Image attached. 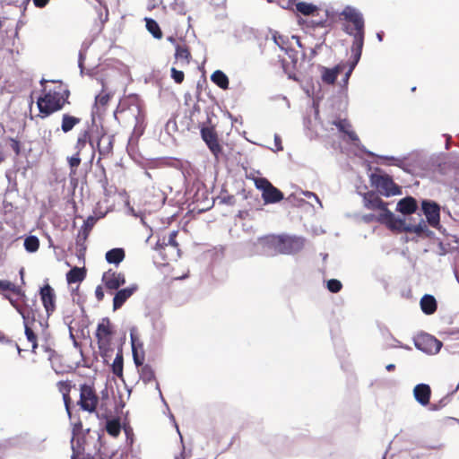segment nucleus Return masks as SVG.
I'll list each match as a JSON object with an SVG mask.
<instances>
[{"instance_id":"obj_49","label":"nucleus","mask_w":459,"mask_h":459,"mask_svg":"<svg viewBox=\"0 0 459 459\" xmlns=\"http://www.w3.org/2000/svg\"><path fill=\"white\" fill-rule=\"evenodd\" d=\"M269 150L276 152L282 150L281 140L278 134H274L273 145H264Z\"/></svg>"},{"instance_id":"obj_30","label":"nucleus","mask_w":459,"mask_h":459,"mask_svg":"<svg viewBox=\"0 0 459 459\" xmlns=\"http://www.w3.org/2000/svg\"><path fill=\"white\" fill-rule=\"evenodd\" d=\"M38 324H27L24 325L25 335L27 340L31 343V351L36 353L38 348V337L35 331L39 330Z\"/></svg>"},{"instance_id":"obj_15","label":"nucleus","mask_w":459,"mask_h":459,"mask_svg":"<svg viewBox=\"0 0 459 459\" xmlns=\"http://www.w3.org/2000/svg\"><path fill=\"white\" fill-rule=\"evenodd\" d=\"M39 295L48 319L56 311V296L54 289L49 284L40 288Z\"/></svg>"},{"instance_id":"obj_33","label":"nucleus","mask_w":459,"mask_h":459,"mask_svg":"<svg viewBox=\"0 0 459 459\" xmlns=\"http://www.w3.org/2000/svg\"><path fill=\"white\" fill-rule=\"evenodd\" d=\"M239 218L243 220L242 227L247 232L255 231V220L252 217L248 211H240L238 214Z\"/></svg>"},{"instance_id":"obj_45","label":"nucleus","mask_w":459,"mask_h":459,"mask_svg":"<svg viewBox=\"0 0 459 459\" xmlns=\"http://www.w3.org/2000/svg\"><path fill=\"white\" fill-rule=\"evenodd\" d=\"M178 235V231H172L169 234V237L166 238L165 237L162 238V245L167 246H173L176 249H179L178 243L176 240Z\"/></svg>"},{"instance_id":"obj_5","label":"nucleus","mask_w":459,"mask_h":459,"mask_svg":"<svg viewBox=\"0 0 459 459\" xmlns=\"http://www.w3.org/2000/svg\"><path fill=\"white\" fill-rule=\"evenodd\" d=\"M341 15L349 22L343 25V30L353 38V44H364L365 22L362 13L356 8L347 5Z\"/></svg>"},{"instance_id":"obj_28","label":"nucleus","mask_w":459,"mask_h":459,"mask_svg":"<svg viewBox=\"0 0 459 459\" xmlns=\"http://www.w3.org/2000/svg\"><path fill=\"white\" fill-rule=\"evenodd\" d=\"M96 218L93 216H89L83 222V225L82 226L78 236H77V244H80L81 242H85L88 238L93 226L96 223Z\"/></svg>"},{"instance_id":"obj_52","label":"nucleus","mask_w":459,"mask_h":459,"mask_svg":"<svg viewBox=\"0 0 459 459\" xmlns=\"http://www.w3.org/2000/svg\"><path fill=\"white\" fill-rule=\"evenodd\" d=\"M95 297L98 301H101L104 299L103 288L100 285L97 286L95 289Z\"/></svg>"},{"instance_id":"obj_3","label":"nucleus","mask_w":459,"mask_h":459,"mask_svg":"<svg viewBox=\"0 0 459 459\" xmlns=\"http://www.w3.org/2000/svg\"><path fill=\"white\" fill-rule=\"evenodd\" d=\"M306 244V238L297 235H271L260 238V248L267 255L275 253L294 255L300 252Z\"/></svg>"},{"instance_id":"obj_20","label":"nucleus","mask_w":459,"mask_h":459,"mask_svg":"<svg viewBox=\"0 0 459 459\" xmlns=\"http://www.w3.org/2000/svg\"><path fill=\"white\" fill-rule=\"evenodd\" d=\"M114 142V135H107L105 133H102L95 148L101 157L106 158L112 154Z\"/></svg>"},{"instance_id":"obj_40","label":"nucleus","mask_w":459,"mask_h":459,"mask_svg":"<svg viewBox=\"0 0 459 459\" xmlns=\"http://www.w3.org/2000/svg\"><path fill=\"white\" fill-rule=\"evenodd\" d=\"M146 29L157 39H160L163 36L160 25L152 18L146 19Z\"/></svg>"},{"instance_id":"obj_24","label":"nucleus","mask_w":459,"mask_h":459,"mask_svg":"<svg viewBox=\"0 0 459 459\" xmlns=\"http://www.w3.org/2000/svg\"><path fill=\"white\" fill-rule=\"evenodd\" d=\"M87 144H90L93 151L95 150L91 130L83 129L81 130L77 134L74 149L77 152H82Z\"/></svg>"},{"instance_id":"obj_31","label":"nucleus","mask_w":459,"mask_h":459,"mask_svg":"<svg viewBox=\"0 0 459 459\" xmlns=\"http://www.w3.org/2000/svg\"><path fill=\"white\" fill-rule=\"evenodd\" d=\"M126 257V252L121 247H116L108 250L105 258L108 264H120Z\"/></svg>"},{"instance_id":"obj_54","label":"nucleus","mask_w":459,"mask_h":459,"mask_svg":"<svg viewBox=\"0 0 459 459\" xmlns=\"http://www.w3.org/2000/svg\"><path fill=\"white\" fill-rule=\"evenodd\" d=\"M282 68H283L284 72L288 74V77L290 79H292L294 81H298V78L296 77V75L294 74H292V73L288 71L287 66L285 65V61H282Z\"/></svg>"},{"instance_id":"obj_53","label":"nucleus","mask_w":459,"mask_h":459,"mask_svg":"<svg viewBox=\"0 0 459 459\" xmlns=\"http://www.w3.org/2000/svg\"><path fill=\"white\" fill-rule=\"evenodd\" d=\"M303 195L307 197V198H313L316 201V203L319 204V206L322 208L323 205H322V203L320 201V199L318 198V196L313 193V192H309V191H306V192H303Z\"/></svg>"},{"instance_id":"obj_23","label":"nucleus","mask_w":459,"mask_h":459,"mask_svg":"<svg viewBox=\"0 0 459 459\" xmlns=\"http://www.w3.org/2000/svg\"><path fill=\"white\" fill-rule=\"evenodd\" d=\"M370 156H377L378 160L377 162L381 165L385 166H396L403 170H406V156H386V155H375L372 152H369Z\"/></svg>"},{"instance_id":"obj_1","label":"nucleus","mask_w":459,"mask_h":459,"mask_svg":"<svg viewBox=\"0 0 459 459\" xmlns=\"http://www.w3.org/2000/svg\"><path fill=\"white\" fill-rule=\"evenodd\" d=\"M363 200L365 207L379 212L377 220L386 224L390 229L415 233L419 236L429 232L423 219L420 218L417 224H413L407 222L404 218L396 217L387 209V204L373 192L365 194Z\"/></svg>"},{"instance_id":"obj_2","label":"nucleus","mask_w":459,"mask_h":459,"mask_svg":"<svg viewBox=\"0 0 459 459\" xmlns=\"http://www.w3.org/2000/svg\"><path fill=\"white\" fill-rule=\"evenodd\" d=\"M48 82V81L45 79L40 81L42 92L37 100L39 112L38 117L40 118L48 117L70 104L71 92L65 83L61 81H51V84L47 85Z\"/></svg>"},{"instance_id":"obj_8","label":"nucleus","mask_w":459,"mask_h":459,"mask_svg":"<svg viewBox=\"0 0 459 459\" xmlns=\"http://www.w3.org/2000/svg\"><path fill=\"white\" fill-rule=\"evenodd\" d=\"M80 398L77 404L90 413L95 412L99 404V396L94 387L88 384L80 385Z\"/></svg>"},{"instance_id":"obj_55","label":"nucleus","mask_w":459,"mask_h":459,"mask_svg":"<svg viewBox=\"0 0 459 459\" xmlns=\"http://www.w3.org/2000/svg\"><path fill=\"white\" fill-rule=\"evenodd\" d=\"M48 1L49 0H33V3L35 6L39 8H43L48 4Z\"/></svg>"},{"instance_id":"obj_32","label":"nucleus","mask_w":459,"mask_h":459,"mask_svg":"<svg viewBox=\"0 0 459 459\" xmlns=\"http://www.w3.org/2000/svg\"><path fill=\"white\" fill-rule=\"evenodd\" d=\"M420 307L427 315L433 314L437 309V301L431 295H424L420 299Z\"/></svg>"},{"instance_id":"obj_29","label":"nucleus","mask_w":459,"mask_h":459,"mask_svg":"<svg viewBox=\"0 0 459 459\" xmlns=\"http://www.w3.org/2000/svg\"><path fill=\"white\" fill-rule=\"evenodd\" d=\"M80 123V117L71 115L70 113H64L62 115L61 130L63 133L66 134L72 131Z\"/></svg>"},{"instance_id":"obj_44","label":"nucleus","mask_w":459,"mask_h":459,"mask_svg":"<svg viewBox=\"0 0 459 459\" xmlns=\"http://www.w3.org/2000/svg\"><path fill=\"white\" fill-rule=\"evenodd\" d=\"M24 247L28 252H36L39 247V240L36 236H29L24 240Z\"/></svg>"},{"instance_id":"obj_51","label":"nucleus","mask_w":459,"mask_h":459,"mask_svg":"<svg viewBox=\"0 0 459 459\" xmlns=\"http://www.w3.org/2000/svg\"><path fill=\"white\" fill-rule=\"evenodd\" d=\"M11 142H12L11 143L12 149L13 150V152H15L16 155H19L20 152H21L20 142L18 140H15V139H12Z\"/></svg>"},{"instance_id":"obj_57","label":"nucleus","mask_w":459,"mask_h":459,"mask_svg":"<svg viewBox=\"0 0 459 459\" xmlns=\"http://www.w3.org/2000/svg\"><path fill=\"white\" fill-rule=\"evenodd\" d=\"M200 106L198 104H195L192 108V109L190 110V117L192 118L195 113H200Z\"/></svg>"},{"instance_id":"obj_4","label":"nucleus","mask_w":459,"mask_h":459,"mask_svg":"<svg viewBox=\"0 0 459 459\" xmlns=\"http://www.w3.org/2000/svg\"><path fill=\"white\" fill-rule=\"evenodd\" d=\"M116 333L114 325L108 317H103L98 324L95 338L99 353L104 362L108 363L113 356V339Z\"/></svg>"},{"instance_id":"obj_38","label":"nucleus","mask_w":459,"mask_h":459,"mask_svg":"<svg viewBox=\"0 0 459 459\" xmlns=\"http://www.w3.org/2000/svg\"><path fill=\"white\" fill-rule=\"evenodd\" d=\"M5 290L11 291V292L20 296L21 298H25V293L21 289V287L15 285L14 283H13L10 281L2 280V281H0V292L5 291Z\"/></svg>"},{"instance_id":"obj_7","label":"nucleus","mask_w":459,"mask_h":459,"mask_svg":"<svg viewBox=\"0 0 459 459\" xmlns=\"http://www.w3.org/2000/svg\"><path fill=\"white\" fill-rule=\"evenodd\" d=\"M370 181L382 195L389 197L401 194L400 187L394 182L393 178L387 174H371Z\"/></svg>"},{"instance_id":"obj_9","label":"nucleus","mask_w":459,"mask_h":459,"mask_svg":"<svg viewBox=\"0 0 459 459\" xmlns=\"http://www.w3.org/2000/svg\"><path fill=\"white\" fill-rule=\"evenodd\" d=\"M201 136L213 154L215 161L221 162L224 155L215 128L213 126H203L201 128Z\"/></svg>"},{"instance_id":"obj_39","label":"nucleus","mask_w":459,"mask_h":459,"mask_svg":"<svg viewBox=\"0 0 459 459\" xmlns=\"http://www.w3.org/2000/svg\"><path fill=\"white\" fill-rule=\"evenodd\" d=\"M140 378L145 383H151L156 380L155 372L152 366L145 364L140 369Z\"/></svg>"},{"instance_id":"obj_43","label":"nucleus","mask_w":459,"mask_h":459,"mask_svg":"<svg viewBox=\"0 0 459 459\" xmlns=\"http://www.w3.org/2000/svg\"><path fill=\"white\" fill-rule=\"evenodd\" d=\"M296 9L303 15H310L317 10V6L313 4L299 2L296 4Z\"/></svg>"},{"instance_id":"obj_19","label":"nucleus","mask_w":459,"mask_h":459,"mask_svg":"<svg viewBox=\"0 0 459 459\" xmlns=\"http://www.w3.org/2000/svg\"><path fill=\"white\" fill-rule=\"evenodd\" d=\"M139 287L134 283L130 286L117 290L113 298V310H117L129 299L137 290Z\"/></svg>"},{"instance_id":"obj_21","label":"nucleus","mask_w":459,"mask_h":459,"mask_svg":"<svg viewBox=\"0 0 459 459\" xmlns=\"http://www.w3.org/2000/svg\"><path fill=\"white\" fill-rule=\"evenodd\" d=\"M155 249L159 252L163 264H168L171 261H176L180 256V249H176L173 246H164L158 242Z\"/></svg>"},{"instance_id":"obj_11","label":"nucleus","mask_w":459,"mask_h":459,"mask_svg":"<svg viewBox=\"0 0 459 459\" xmlns=\"http://www.w3.org/2000/svg\"><path fill=\"white\" fill-rule=\"evenodd\" d=\"M260 191L264 204H277L284 198L282 192L265 178L260 177Z\"/></svg>"},{"instance_id":"obj_42","label":"nucleus","mask_w":459,"mask_h":459,"mask_svg":"<svg viewBox=\"0 0 459 459\" xmlns=\"http://www.w3.org/2000/svg\"><path fill=\"white\" fill-rule=\"evenodd\" d=\"M106 431L112 437H117L121 432V425L118 419H113L107 421Z\"/></svg>"},{"instance_id":"obj_27","label":"nucleus","mask_w":459,"mask_h":459,"mask_svg":"<svg viewBox=\"0 0 459 459\" xmlns=\"http://www.w3.org/2000/svg\"><path fill=\"white\" fill-rule=\"evenodd\" d=\"M416 209V200L411 196L403 198L397 203L396 210L404 215L413 213Z\"/></svg>"},{"instance_id":"obj_50","label":"nucleus","mask_w":459,"mask_h":459,"mask_svg":"<svg viewBox=\"0 0 459 459\" xmlns=\"http://www.w3.org/2000/svg\"><path fill=\"white\" fill-rule=\"evenodd\" d=\"M4 298L8 299L11 305L18 311V309L22 308V302L19 303L17 300L13 299L10 295L4 294Z\"/></svg>"},{"instance_id":"obj_37","label":"nucleus","mask_w":459,"mask_h":459,"mask_svg":"<svg viewBox=\"0 0 459 459\" xmlns=\"http://www.w3.org/2000/svg\"><path fill=\"white\" fill-rule=\"evenodd\" d=\"M131 344H132V352L134 362L137 367H143L144 361V351L143 348V343H139V347L141 349V356L137 357V345H136V337L131 334Z\"/></svg>"},{"instance_id":"obj_17","label":"nucleus","mask_w":459,"mask_h":459,"mask_svg":"<svg viewBox=\"0 0 459 459\" xmlns=\"http://www.w3.org/2000/svg\"><path fill=\"white\" fill-rule=\"evenodd\" d=\"M421 209L428 223L437 228L440 221V209L438 204L432 201L424 200L421 203Z\"/></svg>"},{"instance_id":"obj_6","label":"nucleus","mask_w":459,"mask_h":459,"mask_svg":"<svg viewBox=\"0 0 459 459\" xmlns=\"http://www.w3.org/2000/svg\"><path fill=\"white\" fill-rule=\"evenodd\" d=\"M22 306L18 309V313L23 319V325L38 324L40 330H44L48 326L47 319L42 316L37 299L28 300L22 298Z\"/></svg>"},{"instance_id":"obj_59","label":"nucleus","mask_w":459,"mask_h":459,"mask_svg":"<svg viewBox=\"0 0 459 459\" xmlns=\"http://www.w3.org/2000/svg\"><path fill=\"white\" fill-rule=\"evenodd\" d=\"M352 72H351V70H348L346 73H345V75H344V78H343V82L344 84H347L348 83V81L350 79V76L351 75Z\"/></svg>"},{"instance_id":"obj_16","label":"nucleus","mask_w":459,"mask_h":459,"mask_svg":"<svg viewBox=\"0 0 459 459\" xmlns=\"http://www.w3.org/2000/svg\"><path fill=\"white\" fill-rule=\"evenodd\" d=\"M175 44V63H180L181 66L188 65L192 59V55L188 45L185 41L178 42L173 37L168 39Z\"/></svg>"},{"instance_id":"obj_61","label":"nucleus","mask_w":459,"mask_h":459,"mask_svg":"<svg viewBox=\"0 0 459 459\" xmlns=\"http://www.w3.org/2000/svg\"><path fill=\"white\" fill-rule=\"evenodd\" d=\"M383 36H384V33H383L382 31L377 32V40L381 42V41L383 40Z\"/></svg>"},{"instance_id":"obj_14","label":"nucleus","mask_w":459,"mask_h":459,"mask_svg":"<svg viewBox=\"0 0 459 459\" xmlns=\"http://www.w3.org/2000/svg\"><path fill=\"white\" fill-rule=\"evenodd\" d=\"M101 280L105 288L111 292L117 290L121 286L125 285L126 275L124 273L108 269L103 273Z\"/></svg>"},{"instance_id":"obj_18","label":"nucleus","mask_w":459,"mask_h":459,"mask_svg":"<svg viewBox=\"0 0 459 459\" xmlns=\"http://www.w3.org/2000/svg\"><path fill=\"white\" fill-rule=\"evenodd\" d=\"M58 392L62 394L64 404L65 407V411L68 414V416L71 418L72 411H71V405H72V398L70 396V393L72 389L75 386V385L73 383L72 380H60L56 385Z\"/></svg>"},{"instance_id":"obj_62","label":"nucleus","mask_w":459,"mask_h":459,"mask_svg":"<svg viewBox=\"0 0 459 459\" xmlns=\"http://www.w3.org/2000/svg\"><path fill=\"white\" fill-rule=\"evenodd\" d=\"M139 343H142L139 340L136 339V345H137V357L141 356V349L139 347Z\"/></svg>"},{"instance_id":"obj_26","label":"nucleus","mask_w":459,"mask_h":459,"mask_svg":"<svg viewBox=\"0 0 459 459\" xmlns=\"http://www.w3.org/2000/svg\"><path fill=\"white\" fill-rule=\"evenodd\" d=\"M112 97L113 93L107 91L105 84L102 83V90L95 97L94 107L96 108L97 112L105 111Z\"/></svg>"},{"instance_id":"obj_48","label":"nucleus","mask_w":459,"mask_h":459,"mask_svg":"<svg viewBox=\"0 0 459 459\" xmlns=\"http://www.w3.org/2000/svg\"><path fill=\"white\" fill-rule=\"evenodd\" d=\"M81 152H75L71 157L67 158L68 164L71 168V170L74 172V170L79 167L81 164V158H80Z\"/></svg>"},{"instance_id":"obj_41","label":"nucleus","mask_w":459,"mask_h":459,"mask_svg":"<svg viewBox=\"0 0 459 459\" xmlns=\"http://www.w3.org/2000/svg\"><path fill=\"white\" fill-rule=\"evenodd\" d=\"M123 361H124L123 353H122V351H119L117 353L116 358L111 365L112 373L118 377H123Z\"/></svg>"},{"instance_id":"obj_58","label":"nucleus","mask_w":459,"mask_h":459,"mask_svg":"<svg viewBox=\"0 0 459 459\" xmlns=\"http://www.w3.org/2000/svg\"><path fill=\"white\" fill-rule=\"evenodd\" d=\"M82 423L81 420H79L77 423H75L74 425V433L80 431L82 429Z\"/></svg>"},{"instance_id":"obj_34","label":"nucleus","mask_w":459,"mask_h":459,"mask_svg":"<svg viewBox=\"0 0 459 459\" xmlns=\"http://www.w3.org/2000/svg\"><path fill=\"white\" fill-rule=\"evenodd\" d=\"M364 44H353L351 45V60L349 61V69L351 72H353L354 68L358 65L363 49Z\"/></svg>"},{"instance_id":"obj_35","label":"nucleus","mask_w":459,"mask_h":459,"mask_svg":"<svg viewBox=\"0 0 459 459\" xmlns=\"http://www.w3.org/2000/svg\"><path fill=\"white\" fill-rule=\"evenodd\" d=\"M86 272L84 268L74 267L66 274L68 283L81 282L84 280Z\"/></svg>"},{"instance_id":"obj_36","label":"nucleus","mask_w":459,"mask_h":459,"mask_svg":"<svg viewBox=\"0 0 459 459\" xmlns=\"http://www.w3.org/2000/svg\"><path fill=\"white\" fill-rule=\"evenodd\" d=\"M211 80L221 89H229V78L222 71L216 70L215 72H213L212 74L211 75Z\"/></svg>"},{"instance_id":"obj_12","label":"nucleus","mask_w":459,"mask_h":459,"mask_svg":"<svg viewBox=\"0 0 459 459\" xmlns=\"http://www.w3.org/2000/svg\"><path fill=\"white\" fill-rule=\"evenodd\" d=\"M442 345L439 340L428 333L421 334L415 340L416 348L429 355L437 354Z\"/></svg>"},{"instance_id":"obj_60","label":"nucleus","mask_w":459,"mask_h":459,"mask_svg":"<svg viewBox=\"0 0 459 459\" xmlns=\"http://www.w3.org/2000/svg\"><path fill=\"white\" fill-rule=\"evenodd\" d=\"M385 368H386L387 371H393L395 368V365L394 364H388V365L385 366Z\"/></svg>"},{"instance_id":"obj_46","label":"nucleus","mask_w":459,"mask_h":459,"mask_svg":"<svg viewBox=\"0 0 459 459\" xmlns=\"http://www.w3.org/2000/svg\"><path fill=\"white\" fill-rule=\"evenodd\" d=\"M326 287L330 292L337 293L342 290V284L339 280L331 279L327 281Z\"/></svg>"},{"instance_id":"obj_25","label":"nucleus","mask_w":459,"mask_h":459,"mask_svg":"<svg viewBox=\"0 0 459 459\" xmlns=\"http://www.w3.org/2000/svg\"><path fill=\"white\" fill-rule=\"evenodd\" d=\"M344 65L339 64L333 68H327L321 66V78L325 83L333 84L334 83L339 74L343 70Z\"/></svg>"},{"instance_id":"obj_47","label":"nucleus","mask_w":459,"mask_h":459,"mask_svg":"<svg viewBox=\"0 0 459 459\" xmlns=\"http://www.w3.org/2000/svg\"><path fill=\"white\" fill-rule=\"evenodd\" d=\"M170 76H171L172 80L178 84H181L185 80L184 72L179 71V70L176 69L175 67H172L170 69Z\"/></svg>"},{"instance_id":"obj_10","label":"nucleus","mask_w":459,"mask_h":459,"mask_svg":"<svg viewBox=\"0 0 459 459\" xmlns=\"http://www.w3.org/2000/svg\"><path fill=\"white\" fill-rule=\"evenodd\" d=\"M273 42L279 47V48L285 52V54L291 59L293 65L297 63V53L292 48L293 44L302 48L300 39L297 36H286L277 32L273 34Z\"/></svg>"},{"instance_id":"obj_64","label":"nucleus","mask_w":459,"mask_h":459,"mask_svg":"<svg viewBox=\"0 0 459 459\" xmlns=\"http://www.w3.org/2000/svg\"><path fill=\"white\" fill-rule=\"evenodd\" d=\"M175 459H186L184 455V452H182L179 455L176 456Z\"/></svg>"},{"instance_id":"obj_13","label":"nucleus","mask_w":459,"mask_h":459,"mask_svg":"<svg viewBox=\"0 0 459 459\" xmlns=\"http://www.w3.org/2000/svg\"><path fill=\"white\" fill-rule=\"evenodd\" d=\"M322 126L326 130H334L336 128L340 133L343 134L354 144L358 145L359 139L356 133L351 129V124L346 119H338L327 122Z\"/></svg>"},{"instance_id":"obj_63","label":"nucleus","mask_w":459,"mask_h":459,"mask_svg":"<svg viewBox=\"0 0 459 459\" xmlns=\"http://www.w3.org/2000/svg\"><path fill=\"white\" fill-rule=\"evenodd\" d=\"M373 218H374V215H366V216H365V220H366L367 221H369L373 220Z\"/></svg>"},{"instance_id":"obj_22","label":"nucleus","mask_w":459,"mask_h":459,"mask_svg":"<svg viewBox=\"0 0 459 459\" xmlns=\"http://www.w3.org/2000/svg\"><path fill=\"white\" fill-rule=\"evenodd\" d=\"M431 396L430 386L427 384H418L413 388V397L421 405L427 406L429 404Z\"/></svg>"},{"instance_id":"obj_56","label":"nucleus","mask_w":459,"mask_h":459,"mask_svg":"<svg viewBox=\"0 0 459 459\" xmlns=\"http://www.w3.org/2000/svg\"><path fill=\"white\" fill-rule=\"evenodd\" d=\"M444 406L443 400H440L437 404L432 403L429 407V410L431 411H437L441 409Z\"/></svg>"}]
</instances>
